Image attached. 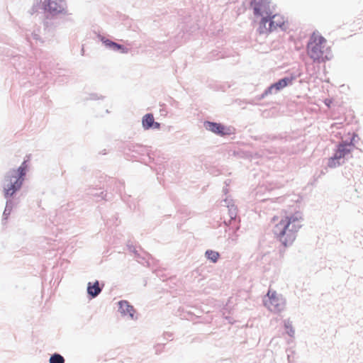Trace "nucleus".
I'll return each instance as SVG.
<instances>
[{
  "mask_svg": "<svg viewBox=\"0 0 363 363\" xmlns=\"http://www.w3.org/2000/svg\"><path fill=\"white\" fill-rule=\"evenodd\" d=\"M302 216L298 212H284V215L273 229L274 234L284 245L291 244L296 238V233L302 226Z\"/></svg>",
  "mask_w": 363,
  "mask_h": 363,
  "instance_id": "f257e3e1",
  "label": "nucleus"
},
{
  "mask_svg": "<svg viewBox=\"0 0 363 363\" xmlns=\"http://www.w3.org/2000/svg\"><path fill=\"white\" fill-rule=\"evenodd\" d=\"M307 54L313 62H323L331 58V50L326 39L319 33L313 32L307 44Z\"/></svg>",
  "mask_w": 363,
  "mask_h": 363,
  "instance_id": "f03ea898",
  "label": "nucleus"
},
{
  "mask_svg": "<svg viewBox=\"0 0 363 363\" xmlns=\"http://www.w3.org/2000/svg\"><path fill=\"white\" fill-rule=\"evenodd\" d=\"M27 168L26 162L24 161L17 169H13L6 175L3 183L6 197L13 196L21 188Z\"/></svg>",
  "mask_w": 363,
  "mask_h": 363,
  "instance_id": "7ed1b4c3",
  "label": "nucleus"
},
{
  "mask_svg": "<svg viewBox=\"0 0 363 363\" xmlns=\"http://www.w3.org/2000/svg\"><path fill=\"white\" fill-rule=\"evenodd\" d=\"M254 15L260 18L259 30L265 31L268 18L273 13L269 0H253L252 2Z\"/></svg>",
  "mask_w": 363,
  "mask_h": 363,
  "instance_id": "20e7f679",
  "label": "nucleus"
},
{
  "mask_svg": "<svg viewBox=\"0 0 363 363\" xmlns=\"http://www.w3.org/2000/svg\"><path fill=\"white\" fill-rule=\"evenodd\" d=\"M267 23H269V25L268 26H266V30H259V33L267 34L277 30L278 28L286 30L287 28V21L286 18L279 13H272L270 17L268 18Z\"/></svg>",
  "mask_w": 363,
  "mask_h": 363,
  "instance_id": "39448f33",
  "label": "nucleus"
},
{
  "mask_svg": "<svg viewBox=\"0 0 363 363\" xmlns=\"http://www.w3.org/2000/svg\"><path fill=\"white\" fill-rule=\"evenodd\" d=\"M353 146L349 143H342L338 145V147L334 155V157H332L329 161V167H336L335 161L340 160L342 158L347 157L352 151Z\"/></svg>",
  "mask_w": 363,
  "mask_h": 363,
  "instance_id": "423d86ee",
  "label": "nucleus"
},
{
  "mask_svg": "<svg viewBox=\"0 0 363 363\" xmlns=\"http://www.w3.org/2000/svg\"><path fill=\"white\" fill-rule=\"evenodd\" d=\"M268 300L265 301V306L272 311L279 312L283 309V301L279 298L276 291L269 290L267 293Z\"/></svg>",
  "mask_w": 363,
  "mask_h": 363,
  "instance_id": "0eeeda50",
  "label": "nucleus"
},
{
  "mask_svg": "<svg viewBox=\"0 0 363 363\" xmlns=\"http://www.w3.org/2000/svg\"><path fill=\"white\" fill-rule=\"evenodd\" d=\"M205 127L207 130L221 136L230 134V128H225L220 123L206 122Z\"/></svg>",
  "mask_w": 363,
  "mask_h": 363,
  "instance_id": "6e6552de",
  "label": "nucleus"
},
{
  "mask_svg": "<svg viewBox=\"0 0 363 363\" xmlns=\"http://www.w3.org/2000/svg\"><path fill=\"white\" fill-rule=\"evenodd\" d=\"M294 80V77H286L284 79H281L279 80L277 82L272 84L267 90L265 91V95L271 94H272L273 90L274 89L276 91H278L286 86H287L289 84H291Z\"/></svg>",
  "mask_w": 363,
  "mask_h": 363,
  "instance_id": "1a4fd4ad",
  "label": "nucleus"
},
{
  "mask_svg": "<svg viewBox=\"0 0 363 363\" xmlns=\"http://www.w3.org/2000/svg\"><path fill=\"white\" fill-rule=\"evenodd\" d=\"M65 6L64 0H48L45 9L50 12H61Z\"/></svg>",
  "mask_w": 363,
  "mask_h": 363,
  "instance_id": "9d476101",
  "label": "nucleus"
},
{
  "mask_svg": "<svg viewBox=\"0 0 363 363\" xmlns=\"http://www.w3.org/2000/svg\"><path fill=\"white\" fill-rule=\"evenodd\" d=\"M143 126L145 129L147 130L151 128L159 129L160 125L157 122H155L154 116L152 113H147L145 115L143 118Z\"/></svg>",
  "mask_w": 363,
  "mask_h": 363,
  "instance_id": "9b49d317",
  "label": "nucleus"
},
{
  "mask_svg": "<svg viewBox=\"0 0 363 363\" xmlns=\"http://www.w3.org/2000/svg\"><path fill=\"white\" fill-rule=\"evenodd\" d=\"M119 311L123 315H129L133 318L135 310L132 306L126 301H121L118 303Z\"/></svg>",
  "mask_w": 363,
  "mask_h": 363,
  "instance_id": "f8f14e48",
  "label": "nucleus"
},
{
  "mask_svg": "<svg viewBox=\"0 0 363 363\" xmlns=\"http://www.w3.org/2000/svg\"><path fill=\"white\" fill-rule=\"evenodd\" d=\"M101 289L99 287V281H95L93 285H91V283H89L88 288H87V292L89 295H91L92 297H95L97 295H99L101 292Z\"/></svg>",
  "mask_w": 363,
  "mask_h": 363,
  "instance_id": "ddd939ff",
  "label": "nucleus"
},
{
  "mask_svg": "<svg viewBox=\"0 0 363 363\" xmlns=\"http://www.w3.org/2000/svg\"><path fill=\"white\" fill-rule=\"evenodd\" d=\"M104 43H105V45L108 47H109L110 48L113 49V50H121V52H126V49L123 47L122 45L116 43H114L111 40H106L104 41Z\"/></svg>",
  "mask_w": 363,
  "mask_h": 363,
  "instance_id": "4468645a",
  "label": "nucleus"
},
{
  "mask_svg": "<svg viewBox=\"0 0 363 363\" xmlns=\"http://www.w3.org/2000/svg\"><path fill=\"white\" fill-rule=\"evenodd\" d=\"M206 256L208 259L212 261L213 262H216L220 257V255L218 252L208 250L206 252Z\"/></svg>",
  "mask_w": 363,
  "mask_h": 363,
  "instance_id": "2eb2a0df",
  "label": "nucleus"
},
{
  "mask_svg": "<svg viewBox=\"0 0 363 363\" xmlns=\"http://www.w3.org/2000/svg\"><path fill=\"white\" fill-rule=\"evenodd\" d=\"M65 359L62 356L58 354L52 355L50 358V363H64Z\"/></svg>",
  "mask_w": 363,
  "mask_h": 363,
  "instance_id": "dca6fc26",
  "label": "nucleus"
},
{
  "mask_svg": "<svg viewBox=\"0 0 363 363\" xmlns=\"http://www.w3.org/2000/svg\"><path fill=\"white\" fill-rule=\"evenodd\" d=\"M285 327L288 330H287V333L290 335H294V331L292 330L291 327H290L288 324H285Z\"/></svg>",
  "mask_w": 363,
  "mask_h": 363,
  "instance_id": "f3484780",
  "label": "nucleus"
},
{
  "mask_svg": "<svg viewBox=\"0 0 363 363\" xmlns=\"http://www.w3.org/2000/svg\"><path fill=\"white\" fill-rule=\"evenodd\" d=\"M277 219V217H276V216L273 218V220H276Z\"/></svg>",
  "mask_w": 363,
  "mask_h": 363,
  "instance_id": "a211bd4d",
  "label": "nucleus"
}]
</instances>
